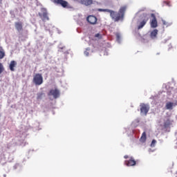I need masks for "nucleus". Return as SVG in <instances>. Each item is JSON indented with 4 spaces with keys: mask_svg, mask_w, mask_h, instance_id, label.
I'll return each mask as SVG.
<instances>
[{
    "mask_svg": "<svg viewBox=\"0 0 177 177\" xmlns=\"http://www.w3.org/2000/svg\"><path fill=\"white\" fill-rule=\"evenodd\" d=\"M127 10V6H122L119 10V12L109 10V9H99L100 12H109L113 20L115 22L119 21L124 17V13Z\"/></svg>",
    "mask_w": 177,
    "mask_h": 177,
    "instance_id": "nucleus-1",
    "label": "nucleus"
},
{
    "mask_svg": "<svg viewBox=\"0 0 177 177\" xmlns=\"http://www.w3.org/2000/svg\"><path fill=\"white\" fill-rule=\"evenodd\" d=\"M149 20V17L148 14L144 13L141 15L140 19L137 21L138 24V30H141L143 27L147 24L148 21Z\"/></svg>",
    "mask_w": 177,
    "mask_h": 177,
    "instance_id": "nucleus-2",
    "label": "nucleus"
},
{
    "mask_svg": "<svg viewBox=\"0 0 177 177\" xmlns=\"http://www.w3.org/2000/svg\"><path fill=\"white\" fill-rule=\"evenodd\" d=\"M32 82L36 86L41 85L44 82L42 75L41 73L35 74V75H34Z\"/></svg>",
    "mask_w": 177,
    "mask_h": 177,
    "instance_id": "nucleus-3",
    "label": "nucleus"
},
{
    "mask_svg": "<svg viewBox=\"0 0 177 177\" xmlns=\"http://www.w3.org/2000/svg\"><path fill=\"white\" fill-rule=\"evenodd\" d=\"M150 109V106L148 104L141 103L140 104V113L144 115H147Z\"/></svg>",
    "mask_w": 177,
    "mask_h": 177,
    "instance_id": "nucleus-4",
    "label": "nucleus"
},
{
    "mask_svg": "<svg viewBox=\"0 0 177 177\" xmlns=\"http://www.w3.org/2000/svg\"><path fill=\"white\" fill-rule=\"evenodd\" d=\"M48 96H53L54 99H57L60 95V91L57 88H52L48 93Z\"/></svg>",
    "mask_w": 177,
    "mask_h": 177,
    "instance_id": "nucleus-5",
    "label": "nucleus"
},
{
    "mask_svg": "<svg viewBox=\"0 0 177 177\" xmlns=\"http://www.w3.org/2000/svg\"><path fill=\"white\" fill-rule=\"evenodd\" d=\"M151 17H152L150 23L151 27L152 28H156L158 27V21L156 19V17L154 13H151Z\"/></svg>",
    "mask_w": 177,
    "mask_h": 177,
    "instance_id": "nucleus-6",
    "label": "nucleus"
},
{
    "mask_svg": "<svg viewBox=\"0 0 177 177\" xmlns=\"http://www.w3.org/2000/svg\"><path fill=\"white\" fill-rule=\"evenodd\" d=\"M124 164L127 167H133V166L136 165V162L133 157H131V158L129 160H125Z\"/></svg>",
    "mask_w": 177,
    "mask_h": 177,
    "instance_id": "nucleus-7",
    "label": "nucleus"
},
{
    "mask_svg": "<svg viewBox=\"0 0 177 177\" xmlns=\"http://www.w3.org/2000/svg\"><path fill=\"white\" fill-rule=\"evenodd\" d=\"M39 16L41 18V19L44 21L46 22L47 21H49V17L48 16V12L45 10L43 12V13L39 12Z\"/></svg>",
    "mask_w": 177,
    "mask_h": 177,
    "instance_id": "nucleus-8",
    "label": "nucleus"
},
{
    "mask_svg": "<svg viewBox=\"0 0 177 177\" xmlns=\"http://www.w3.org/2000/svg\"><path fill=\"white\" fill-rule=\"evenodd\" d=\"M97 19L96 17L93 16V15H89L88 17H87V21L91 24V25H95L97 23Z\"/></svg>",
    "mask_w": 177,
    "mask_h": 177,
    "instance_id": "nucleus-9",
    "label": "nucleus"
},
{
    "mask_svg": "<svg viewBox=\"0 0 177 177\" xmlns=\"http://www.w3.org/2000/svg\"><path fill=\"white\" fill-rule=\"evenodd\" d=\"M54 3L62 6L64 8L68 7V3L64 0H54Z\"/></svg>",
    "mask_w": 177,
    "mask_h": 177,
    "instance_id": "nucleus-10",
    "label": "nucleus"
},
{
    "mask_svg": "<svg viewBox=\"0 0 177 177\" xmlns=\"http://www.w3.org/2000/svg\"><path fill=\"white\" fill-rule=\"evenodd\" d=\"M173 120H170L169 117H166L164 120V127L165 129L169 128V127L172 124Z\"/></svg>",
    "mask_w": 177,
    "mask_h": 177,
    "instance_id": "nucleus-11",
    "label": "nucleus"
},
{
    "mask_svg": "<svg viewBox=\"0 0 177 177\" xmlns=\"http://www.w3.org/2000/svg\"><path fill=\"white\" fill-rule=\"evenodd\" d=\"M15 27L19 32L23 31V23L21 21H16L15 23Z\"/></svg>",
    "mask_w": 177,
    "mask_h": 177,
    "instance_id": "nucleus-12",
    "label": "nucleus"
},
{
    "mask_svg": "<svg viewBox=\"0 0 177 177\" xmlns=\"http://www.w3.org/2000/svg\"><path fill=\"white\" fill-rule=\"evenodd\" d=\"M176 106H177V102H167L165 107L167 110H172L173 107Z\"/></svg>",
    "mask_w": 177,
    "mask_h": 177,
    "instance_id": "nucleus-13",
    "label": "nucleus"
},
{
    "mask_svg": "<svg viewBox=\"0 0 177 177\" xmlns=\"http://www.w3.org/2000/svg\"><path fill=\"white\" fill-rule=\"evenodd\" d=\"M17 66V62L15 60H12L9 65V68L12 72L15 71V67Z\"/></svg>",
    "mask_w": 177,
    "mask_h": 177,
    "instance_id": "nucleus-14",
    "label": "nucleus"
},
{
    "mask_svg": "<svg viewBox=\"0 0 177 177\" xmlns=\"http://www.w3.org/2000/svg\"><path fill=\"white\" fill-rule=\"evenodd\" d=\"M82 4L88 6L93 4V0H81Z\"/></svg>",
    "mask_w": 177,
    "mask_h": 177,
    "instance_id": "nucleus-15",
    "label": "nucleus"
},
{
    "mask_svg": "<svg viewBox=\"0 0 177 177\" xmlns=\"http://www.w3.org/2000/svg\"><path fill=\"white\" fill-rule=\"evenodd\" d=\"M5 56H6V53L4 49L3 48L2 46H0V59H3Z\"/></svg>",
    "mask_w": 177,
    "mask_h": 177,
    "instance_id": "nucleus-16",
    "label": "nucleus"
},
{
    "mask_svg": "<svg viewBox=\"0 0 177 177\" xmlns=\"http://www.w3.org/2000/svg\"><path fill=\"white\" fill-rule=\"evenodd\" d=\"M158 30L157 29H154L151 33V39H155L156 38L157 35H158Z\"/></svg>",
    "mask_w": 177,
    "mask_h": 177,
    "instance_id": "nucleus-17",
    "label": "nucleus"
},
{
    "mask_svg": "<svg viewBox=\"0 0 177 177\" xmlns=\"http://www.w3.org/2000/svg\"><path fill=\"white\" fill-rule=\"evenodd\" d=\"M146 140H147V134H146V132L144 131L140 138V142L144 143L145 142Z\"/></svg>",
    "mask_w": 177,
    "mask_h": 177,
    "instance_id": "nucleus-18",
    "label": "nucleus"
},
{
    "mask_svg": "<svg viewBox=\"0 0 177 177\" xmlns=\"http://www.w3.org/2000/svg\"><path fill=\"white\" fill-rule=\"evenodd\" d=\"M44 96H45V93H37V100H40Z\"/></svg>",
    "mask_w": 177,
    "mask_h": 177,
    "instance_id": "nucleus-19",
    "label": "nucleus"
},
{
    "mask_svg": "<svg viewBox=\"0 0 177 177\" xmlns=\"http://www.w3.org/2000/svg\"><path fill=\"white\" fill-rule=\"evenodd\" d=\"M4 71V67L2 63L0 62V75Z\"/></svg>",
    "mask_w": 177,
    "mask_h": 177,
    "instance_id": "nucleus-20",
    "label": "nucleus"
},
{
    "mask_svg": "<svg viewBox=\"0 0 177 177\" xmlns=\"http://www.w3.org/2000/svg\"><path fill=\"white\" fill-rule=\"evenodd\" d=\"M156 142H157L156 140L153 139V140H152L151 144V147H155Z\"/></svg>",
    "mask_w": 177,
    "mask_h": 177,
    "instance_id": "nucleus-21",
    "label": "nucleus"
},
{
    "mask_svg": "<svg viewBox=\"0 0 177 177\" xmlns=\"http://www.w3.org/2000/svg\"><path fill=\"white\" fill-rule=\"evenodd\" d=\"M162 21L163 26H169L168 22H167L165 20L162 19Z\"/></svg>",
    "mask_w": 177,
    "mask_h": 177,
    "instance_id": "nucleus-22",
    "label": "nucleus"
},
{
    "mask_svg": "<svg viewBox=\"0 0 177 177\" xmlns=\"http://www.w3.org/2000/svg\"><path fill=\"white\" fill-rule=\"evenodd\" d=\"M95 37L102 39V36L100 33H97L95 34Z\"/></svg>",
    "mask_w": 177,
    "mask_h": 177,
    "instance_id": "nucleus-23",
    "label": "nucleus"
},
{
    "mask_svg": "<svg viewBox=\"0 0 177 177\" xmlns=\"http://www.w3.org/2000/svg\"><path fill=\"white\" fill-rule=\"evenodd\" d=\"M116 37L118 38V39H120V35L119 33H117V34H116Z\"/></svg>",
    "mask_w": 177,
    "mask_h": 177,
    "instance_id": "nucleus-24",
    "label": "nucleus"
},
{
    "mask_svg": "<svg viewBox=\"0 0 177 177\" xmlns=\"http://www.w3.org/2000/svg\"><path fill=\"white\" fill-rule=\"evenodd\" d=\"M84 54L86 55V56H88V52L85 51V52H84Z\"/></svg>",
    "mask_w": 177,
    "mask_h": 177,
    "instance_id": "nucleus-25",
    "label": "nucleus"
},
{
    "mask_svg": "<svg viewBox=\"0 0 177 177\" xmlns=\"http://www.w3.org/2000/svg\"><path fill=\"white\" fill-rule=\"evenodd\" d=\"M124 158L125 159H127V158H129V156H128V155H125V156H124Z\"/></svg>",
    "mask_w": 177,
    "mask_h": 177,
    "instance_id": "nucleus-26",
    "label": "nucleus"
},
{
    "mask_svg": "<svg viewBox=\"0 0 177 177\" xmlns=\"http://www.w3.org/2000/svg\"><path fill=\"white\" fill-rule=\"evenodd\" d=\"M175 136H176V145H177V131H176V133H175Z\"/></svg>",
    "mask_w": 177,
    "mask_h": 177,
    "instance_id": "nucleus-27",
    "label": "nucleus"
},
{
    "mask_svg": "<svg viewBox=\"0 0 177 177\" xmlns=\"http://www.w3.org/2000/svg\"><path fill=\"white\" fill-rule=\"evenodd\" d=\"M176 177H177V173H176Z\"/></svg>",
    "mask_w": 177,
    "mask_h": 177,
    "instance_id": "nucleus-28",
    "label": "nucleus"
}]
</instances>
